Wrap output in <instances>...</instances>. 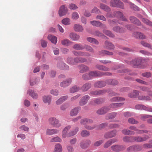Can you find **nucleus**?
<instances>
[{"instance_id":"1","label":"nucleus","mask_w":152,"mask_h":152,"mask_svg":"<svg viewBox=\"0 0 152 152\" xmlns=\"http://www.w3.org/2000/svg\"><path fill=\"white\" fill-rule=\"evenodd\" d=\"M145 61V59H143L141 57H140L133 60L131 62H127V63L129 64H132L135 67H139V66Z\"/></svg>"},{"instance_id":"2","label":"nucleus","mask_w":152,"mask_h":152,"mask_svg":"<svg viewBox=\"0 0 152 152\" xmlns=\"http://www.w3.org/2000/svg\"><path fill=\"white\" fill-rule=\"evenodd\" d=\"M48 122L50 124L56 128H59L61 126L59 120L54 117L50 118L48 119Z\"/></svg>"},{"instance_id":"3","label":"nucleus","mask_w":152,"mask_h":152,"mask_svg":"<svg viewBox=\"0 0 152 152\" xmlns=\"http://www.w3.org/2000/svg\"><path fill=\"white\" fill-rule=\"evenodd\" d=\"M111 6L114 7H119L124 9V4L120 0H111L110 2Z\"/></svg>"},{"instance_id":"4","label":"nucleus","mask_w":152,"mask_h":152,"mask_svg":"<svg viewBox=\"0 0 152 152\" xmlns=\"http://www.w3.org/2000/svg\"><path fill=\"white\" fill-rule=\"evenodd\" d=\"M117 132V130L115 129L106 132L104 134V137L106 139L112 138L115 136Z\"/></svg>"},{"instance_id":"5","label":"nucleus","mask_w":152,"mask_h":152,"mask_svg":"<svg viewBox=\"0 0 152 152\" xmlns=\"http://www.w3.org/2000/svg\"><path fill=\"white\" fill-rule=\"evenodd\" d=\"M72 53L75 56H77L89 57L91 56V54L88 52L74 50L72 51Z\"/></svg>"},{"instance_id":"6","label":"nucleus","mask_w":152,"mask_h":152,"mask_svg":"<svg viewBox=\"0 0 152 152\" xmlns=\"http://www.w3.org/2000/svg\"><path fill=\"white\" fill-rule=\"evenodd\" d=\"M149 138V136L147 135H145L143 137L138 136L133 137V142H142L146 141Z\"/></svg>"},{"instance_id":"7","label":"nucleus","mask_w":152,"mask_h":152,"mask_svg":"<svg viewBox=\"0 0 152 152\" xmlns=\"http://www.w3.org/2000/svg\"><path fill=\"white\" fill-rule=\"evenodd\" d=\"M135 108L137 110H144L149 112H152V108L148 107L143 105L138 104L135 106Z\"/></svg>"},{"instance_id":"8","label":"nucleus","mask_w":152,"mask_h":152,"mask_svg":"<svg viewBox=\"0 0 152 152\" xmlns=\"http://www.w3.org/2000/svg\"><path fill=\"white\" fill-rule=\"evenodd\" d=\"M57 67L62 70H68L69 69V66L62 61H59L57 63Z\"/></svg>"},{"instance_id":"9","label":"nucleus","mask_w":152,"mask_h":152,"mask_svg":"<svg viewBox=\"0 0 152 152\" xmlns=\"http://www.w3.org/2000/svg\"><path fill=\"white\" fill-rule=\"evenodd\" d=\"M90 99V97L89 95H86L84 96L81 98L79 101V105L80 106L84 105L86 104Z\"/></svg>"},{"instance_id":"10","label":"nucleus","mask_w":152,"mask_h":152,"mask_svg":"<svg viewBox=\"0 0 152 152\" xmlns=\"http://www.w3.org/2000/svg\"><path fill=\"white\" fill-rule=\"evenodd\" d=\"M72 78H69L61 82L60 84L61 87L66 88L69 86L72 83Z\"/></svg>"},{"instance_id":"11","label":"nucleus","mask_w":152,"mask_h":152,"mask_svg":"<svg viewBox=\"0 0 152 152\" xmlns=\"http://www.w3.org/2000/svg\"><path fill=\"white\" fill-rule=\"evenodd\" d=\"M77 67L79 70V72L80 73L86 72L89 69V68L88 66L84 64L79 65Z\"/></svg>"},{"instance_id":"12","label":"nucleus","mask_w":152,"mask_h":152,"mask_svg":"<svg viewBox=\"0 0 152 152\" xmlns=\"http://www.w3.org/2000/svg\"><path fill=\"white\" fill-rule=\"evenodd\" d=\"M107 89H103L100 90L92 91L90 92V94L92 95L98 96L104 94L107 92Z\"/></svg>"},{"instance_id":"13","label":"nucleus","mask_w":152,"mask_h":152,"mask_svg":"<svg viewBox=\"0 0 152 152\" xmlns=\"http://www.w3.org/2000/svg\"><path fill=\"white\" fill-rule=\"evenodd\" d=\"M114 16L119 18L122 20L127 21V20L124 16L123 13L120 11H115L114 12Z\"/></svg>"},{"instance_id":"14","label":"nucleus","mask_w":152,"mask_h":152,"mask_svg":"<svg viewBox=\"0 0 152 152\" xmlns=\"http://www.w3.org/2000/svg\"><path fill=\"white\" fill-rule=\"evenodd\" d=\"M67 12V9L64 5L61 6L60 8L58 11L59 15L60 16H62L65 15Z\"/></svg>"},{"instance_id":"15","label":"nucleus","mask_w":152,"mask_h":152,"mask_svg":"<svg viewBox=\"0 0 152 152\" xmlns=\"http://www.w3.org/2000/svg\"><path fill=\"white\" fill-rule=\"evenodd\" d=\"M104 101L103 99L96 98L91 100L90 102V104L92 105L99 104L102 103Z\"/></svg>"},{"instance_id":"16","label":"nucleus","mask_w":152,"mask_h":152,"mask_svg":"<svg viewBox=\"0 0 152 152\" xmlns=\"http://www.w3.org/2000/svg\"><path fill=\"white\" fill-rule=\"evenodd\" d=\"M107 83V80L105 81H97L95 82L94 84V87L97 88H101L105 86Z\"/></svg>"},{"instance_id":"17","label":"nucleus","mask_w":152,"mask_h":152,"mask_svg":"<svg viewBox=\"0 0 152 152\" xmlns=\"http://www.w3.org/2000/svg\"><path fill=\"white\" fill-rule=\"evenodd\" d=\"M91 143V141L89 140H87L86 141H82L80 143V147L82 148H86L90 145Z\"/></svg>"},{"instance_id":"18","label":"nucleus","mask_w":152,"mask_h":152,"mask_svg":"<svg viewBox=\"0 0 152 152\" xmlns=\"http://www.w3.org/2000/svg\"><path fill=\"white\" fill-rule=\"evenodd\" d=\"M110 110V107H104L99 109L97 111L96 113L99 115H103L106 113Z\"/></svg>"},{"instance_id":"19","label":"nucleus","mask_w":152,"mask_h":152,"mask_svg":"<svg viewBox=\"0 0 152 152\" xmlns=\"http://www.w3.org/2000/svg\"><path fill=\"white\" fill-rule=\"evenodd\" d=\"M80 110L81 107H75L71 110L70 115L72 116H75L76 115Z\"/></svg>"},{"instance_id":"20","label":"nucleus","mask_w":152,"mask_h":152,"mask_svg":"<svg viewBox=\"0 0 152 152\" xmlns=\"http://www.w3.org/2000/svg\"><path fill=\"white\" fill-rule=\"evenodd\" d=\"M42 101L45 103L50 104L51 102L52 97L50 95H44L42 96Z\"/></svg>"},{"instance_id":"21","label":"nucleus","mask_w":152,"mask_h":152,"mask_svg":"<svg viewBox=\"0 0 152 152\" xmlns=\"http://www.w3.org/2000/svg\"><path fill=\"white\" fill-rule=\"evenodd\" d=\"M68 98V96L67 95L62 96L56 101V103L57 105H60L67 99Z\"/></svg>"},{"instance_id":"22","label":"nucleus","mask_w":152,"mask_h":152,"mask_svg":"<svg viewBox=\"0 0 152 152\" xmlns=\"http://www.w3.org/2000/svg\"><path fill=\"white\" fill-rule=\"evenodd\" d=\"M89 73L91 79L94 77H101L100 72L99 71H92L90 72Z\"/></svg>"},{"instance_id":"23","label":"nucleus","mask_w":152,"mask_h":152,"mask_svg":"<svg viewBox=\"0 0 152 152\" xmlns=\"http://www.w3.org/2000/svg\"><path fill=\"white\" fill-rule=\"evenodd\" d=\"M111 148L113 151L117 152L122 150L124 147L123 146L116 145L112 146Z\"/></svg>"},{"instance_id":"24","label":"nucleus","mask_w":152,"mask_h":152,"mask_svg":"<svg viewBox=\"0 0 152 152\" xmlns=\"http://www.w3.org/2000/svg\"><path fill=\"white\" fill-rule=\"evenodd\" d=\"M69 36L71 39L74 41H78L80 37L79 35L73 33H70Z\"/></svg>"},{"instance_id":"25","label":"nucleus","mask_w":152,"mask_h":152,"mask_svg":"<svg viewBox=\"0 0 152 152\" xmlns=\"http://www.w3.org/2000/svg\"><path fill=\"white\" fill-rule=\"evenodd\" d=\"M91 86V84L89 83H87L84 84L81 87L83 91L85 92L87 91Z\"/></svg>"},{"instance_id":"26","label":"nucleus","mask_w":152,"mask_h":152,"mask_svg":"<svg viewBox=\"0 0 152 152\" xmlns=\"http://www.w3.org/2000/svg\"><path fill=\"white\" fill-rule=\"evenodd\" d=\"M129 19L131 22L138 26H140L141 25V23L140 21L136 17L131 16L130 17Z\"/></svg>"},{"instance_id":"27","label":"nucleus","mask_w":152,"mask_h":152,"mask_svg":"<svg viewBox=\"0 0 152 152\" xmlns=\"http://www.w3.org/2000/svg\"><path fill=\"white\" fill-rule=\"evenodd\" d=\"M27 94H28L33 99H37L38 97V94L31 89H29L28 90Z\"/></svg>"},{"instance_id":"28","label":"nucleus","mask_w":152,"mask_h":152,"mask_svg":"<svg viewBox=\"0 0 152 152\" xmlns=\"http://www.w3.org/2000/svg\"><path fill=\"white\" fill-rule=\"evenodd\" d=\"M59 132V131L55 129H47L46 131V134L47 135H52L58 133Z\"/></svg>"},{"instance_id":"29","label":"nucleus","mask_w":152,"mask_h":152,"mask_svg":"<svg viewBox=\"0 0 152 152\" xmlns=\"http://www.w3.org/2000/svg\"><path fill=\"white\" fill-rule=\"evenodd\" d=\"M113 30L114 31L119 33L124 32L125 31L124 28L119 26L114 27L113 28Z\"/></svg>"},{"instance_id":"30","label":"nucleus","mask_w":152,"mask_h":152,"mask_svg":"<svg viewBox=\"0 0 152 152\" xmlns=\"http://www.w3.org/2000/svg\"><path fill=\"white\" fill-rule=\"evenodd\" d=\"M104 44V47L107 49L112 50H113L114 48V45L108 41H106Z\"/></svg>"},{"instance_id":"31","label":"nucleus","mask_w":152,"mask_h":152,"mask_svg":"<svg viewBox=\"0 0 152 152\" xmlns=\"http://www.w3.org/2000/svg\"><path fill=\"white\" fill-rule=\"evenodd\" d=\"M84 45L76 43L72 46L73 49L77 50H82L84 49Z\"/></svg>"},{"instance_id":"32","label":"nucleus","mask_w":152,"mask_h":152,"mask_svg":"<svg viewBox=\"0 0 152 152\" xmlns=\"http://www.w3.org/2000/svg\"><path fill=\"white\" fill-rule=\"evenodd\" d=\"M75 60L77 63H84L86 62L87 61L86 58L79 57L75 58Z\"/></svg>"},{"instance_id":"33","label":"nucleus","mask_w":152,"mask_h":152,"mask_svg":"<svg viewBox=\"0 0 152 152\" xmlns=\"http://www.w3.org/2000/svg\"><path fill=\"white\" fill-rule=\"evenodd\" d=\"M48 39L52 43L56 44L57 42V37L53 35H49L48 37Z\"/></svg>"},{"instance_id":"34","label":"nucleus","mask_w":152,"mask_h":152,"mask_svg":"<svg viewBox=\"0 0 152 152\" xmlns=\"http://www.w3.org/2000/svg\"><path fill=\"white\" fill-rule=\"evenodd\" d=\"M66 62L68 64L71 65H75L77 63L75 61V58L73 59L72 57H69L67 58Z\"/></svg>"},{"instance_id":"35","label":"nucleus","mask_w":152,"mask_h":152,"mask_svg":"<svg viewBox=\"0 0 152 152\" xmlns=\"http://www.w3.org/2000/svg\"><path fill=\"white\" fill-rule=\"evenodd\" d=\"M80 90V88L76 85L73 86L69 89V92L71 93H73L77 92Z\"/></svg>"},{"instance_id":"36","label":"nucleus","mask_w":152,"mask_h":152,"mask_svg":"<svg viewBox=\"0 0 152 152\" xmlns=\"http://www.w3.org/2000/svg\"><path fill=\"white\" fill-rule=\"evenodd\" d=\"M125 135H133L135 134V132L132 130L128 129H123L121 131Z\"/></svg>"},{"instance_id":"37","label":"nucleus","mask_w":152,"mask_h":152,"mask_svg":"<svg viewBox=\"0 0 152 152\" xmlns=\"http://www.w3.org/2000/svg\"><path fill=\"white\" fill-rule=\"evenodd\" d=\"M140 89L144 91L147 92L148 93V94L152 96V91L150 90V89L146 86H141L140 87Z\"/></svg>"},{"instance_id":"38","label":"nucleus","mask_w":152,"mask_h":152,"mask_svg":"<svg viewBox=\"0 0 152 152\" xmlns=\"http://www.w3.org/2000/svg\"><path fill=\"white\" fill-rule=\"evenodd\" d=\"M96 68L97 69L104 71H109V69L107 67L102 65L96 64L95 66Z\"/></svg>"},{"instance_id":"39","label":"nucleus","mask_w":152,"mask_h":152,"mask_svg":"<svg viewBox=\"0 0 152 152\" xmlns=\"http://www.w3.org/2000/svg\"><path fill=\"white\" fill-rule=\"evenodd\" d=\"M74 28L75 31L77 32H81L83 30L82 26L79 24H76L74 25Z\"/></svg>"},{"instance_id":"40","label":"nucleus","mask_w":152,"mask_h":152,"mask_svg":"<svg viewBox=\"0 0 152 152\" xmlns=\"http://www.w3.org/2000/svg\"><path fill=\"white\" fill-rule=\"evenodd\" d=\"M62 147L59 143L56 144L55 146L54 151L53 152H62Z\"/></svg>"},{"instance_id":"41","label":"nucleus","mask_w":152,"mask_h":152,"mask_svg":"<svg viewBox=\"0 0 152 152\" xmlns=\"http://www.w3.org/2000/svg\"><path fill=\"white\" fill-rule=\"evenodd\" d=\"M87 40L89 42L98 45L99 44V42L95 39L91 37H88L87 38Z\"/></svg>"},{"instance_id":"42","label":"nucleus","mask_w":152,"mask_h":152,"mask_svg":"<svg viewBox=\"0 0 152 152\" xmlns=\"http://www.w3.org/2000/svg\"><path fill=\"white\" fill-rule=\"evenodd\" d=\"M79 130L78 127H76L73 130L70 132L68 133V137H69L73 136L76 134Z\"/></svg>"},{"instance_id":"43","label":"nucleus","mask_w":152,"mask_h":152,"mask_svg":"<svg viewBox=\"0 0 152 152\" xmlns=\"http://www.w3.org/2000/svg\"><path fill=\"white\" fill-rule=\"evenodd\" d=\"M72 42L68 39H65L61 42V44L64 46H68L71 44Z\"/></svg>"},{"instance_id":"44","label":"nucleus","mask_w":152,"mask_h":152,"mask_svg":"<svg viewBox=\"0 0 152 152\" xmlns=\"http://www.w3.org/2000/svg\"><path fill=\"white\" fill-rule=\"evenodd\" d=\"M139 92L138 91L134 90L132 93H129L128 94V96L131 98H135L139 95Z\"/></svg>"},{"instance_id":"45","label":"nucleus","mask_w":152,"mask_h":152,"mask_svg":"<svg viewBox=\"0 0 152 152\" xmlns=\"http://www.w3.org/2000/svg\"><path fill=\"white\" fill-rule=\"evenodd\" d=\"M100 8L106 12H109L110 10V9L108 6L103 4H100Z\"/></svg>"},{"instance_id":"46","label":"nucleus","mask_w":152,"mask_h":152,"mask_svg":"<svg viewBox=\"0 0 152 152\" xmlns=\"http://www.w3.org/2000/svg\"><path fill=\"white\" fill-rule=\"evenodd\" d=\"M117 115V113L115 112H113L109 113L107 115L106 118L107 119H113Z\"/></svg>"},{"instance_id":"47","label":"nucleus","mask_w":152,"mask_h":152,"mask_svg":"<svg viewBox=\"0 0 152 152\" xmlns=\"http://www.w3.org/2000/svg\"><path fill=\"white\" fill-rule=\"evenodd\" d=\"M124 141L126 142H133V137L125 136L123 137Z\"/></svg>"},{"instance_id":"48","label":"nucleus","mask_w":152,"mask_h":152,"mask_svg":"<svg viewBox=\"0 0 152 152\" xmlns=\"http://www.w3.org/2000/svg\"><path fill=\"white\" fill-rule=\"evenodd\" d=\"M84 49H85L86 50L91 53H94V51L93 48L90 45L84 44Z\"/></svg>"},{"instance_id":"49","label":"nucleus","mask_w":152,"mask_h":152,"mask_svg":"<svg viewBox=\"0 0 152 152\" xmlns=\"http://www.w3.org/2000/svg\"><path fill=\"white\" fill-rule=\"evenodd\" d=\"M107 83L108 84L115 85L118 83V82L115 80L108 79L107 80Z\"/></svg>"},{"instance_id":"50","label":"nucleus","mask_w":152,"mask_h":152,"mask_svg":"<svg viewBox=\"0 0 152 152\" xmlns=\"http://www.w3.org/2000/svg\"><path fill=\"white\" fill-rule=\"evenodd\" d=\"M91 23L93 26L100 27L102 26V23L99 21L93 20L91 22Z\"/></svg>"},{"instance_id":"51","label":"nucleus","mask_w":152,"mask_h":152,"mask_svg":"<svg viewBox=\"0 0 152 152\" xmlns=\"http://www.w3.org/2000/svg\"><path fill=\"white\" fill-rule=\"evenodd\" d=\"M124 100L125 99L124 98L118 96L113 97L110 100L112 102H121L124 101Z\"/></svg>"},{"instance_id":"52","label":"nucleus","mask_w":152,"mask_h":152,"mask_svg":"<svg viewBox=\"0 0 152 152\" xmlns=\"http://www.w3.org/2000/svg\"><path fill=\"white\" fill-rule=\"evenodd\" d=\"M80 135L82 137H86L90 135V132L86 130H83L81 132Z\"/></svg>"},{"instance_id":"53","label":"nucleus","mask_w":152,"mask_h":152,"mask_svg":"<svg viewBox=\"0 0 152 152\" xmlns=\"http://www.w3.org/2000/svg\"><path fill=\"white\" fill-rule=\"evenodd\" d=\"M99 54L100 55H112L113 54V53L106 50H102L99 52Z\"/></svg>"},{"instance_id":"54","label":"nucleus","mask_w":152,"mask_h":152,"mask_svg":"<svg viewBox=\"0 0 152 152\" xmlns=\"http://www.w3.org/2000/svg\"><path fill=\"white\" fill-rule=\"evenodd\" d=\"M61 139L58 137L57 136L55 137L52 138L50 140V142H61Z\"/></svg>"},{"instance_id":"55","label":"nucleus","mask_w":152,"mask_h":152,"mask_svg":"<svg viewBox=\"0 0 152 152\" xmlns=\"http://www.w3.org/2000/svg\"><path fill=\"white\" fill-rule=\"evenodd\" d=\"M138 99L142 100H150L151 99L148 96H141L138 97Z\"/></svg>"},{"instance_id":"56","label":"nucleus","mask_w":152,"mask_h":152,"mask_svg":"<svg viewBox=\"0 0 152 152\" xmlns=\"http://www.w3.org/2000/svg\"><path fill=\"white\" fill-rule=\"evenodd\" d=\"M70 19L68 18H66L63 19L62 20V23L65 25H68L70 24Z\"/></svg>"},{"instance_id":"57","label":"nucleus","mask_w":152,"mask_h":152,"mask_svg":"<svg viewBox=\"0 0 152 152\" xmlns=\"http://www.w3.org/2000/svg\"><path fill=\"white\" fill-rule=\"evenodd\" d=\"M128 3L130 5L131 7L135 11L139 10V8L137 6L135 5L134 4L130 2H129Z\"/></svg>"},{"instance_id":"58","label":"nucleus","mask_w":152,"mask_h":152,"mask_svg":"<svg viewBox=\"0 0 152 152\" xmlns=\"http://www.w3.org/2000/svg\"><path fill=\"white\" fill-rule=\"evenodd\" d=\"M141 43L143 46L148 47V48L152 50V46H151L150 44L147 43L143 41H141Z\"/></svg>"},{"instance_id":"59","label":"nucleus","mask_w":152,"mask_h":152,"mask_svg":"<svg viewBox=\"0 0 152 152\" xmlns=\"http://www.w3.org/2000/svg\"><path fill=\"white\" fill-rule=\"evenodd\" d=\"M50 93L54 96H57L58 95L59 92L57 89H52L50 90Z\"/></svg>"},{"instance_id":"60","label":"nucleus","mask_w":152,"mask_h":152,"mask_svg":"<svg viewBox=\"0 0 152 152\" xmlns=\"http://www.w3.org/2000/svg\"><path fill=\"white\" fill-rule=\"evenodd\" d=\"M103 32L106 35L108 36H109L110 37H114V35L110 31L107 30H104L103 31Z\"/></svg>"},{"instance_id":"61","label":"nucleus","mask_w":152,"mask_h":152,"mask_svg":"<svg viewBox=\"0 0 152 152\" xmlns=\"http://www.w3.org/2000/svg\"><path fill=\"white\" fill-rule=\"evenodd\" d=\"M149 117H152V115H146V114H143L140 115V119L143 121L145 120V119L146 118H148Z\"/></svg>"},{"instance_id":"62","label":"nucleus","mask_w":152,"mask_h":152,"mask_svg":"<svg viewBox=\"0 0 152 152\" xmlns=\"http://www.w3.org/2000/svg\"><path fill=\"white\" fill-rule=\"evenodd\" d=\"M82 78L85 80H88L91 79L89 73L88 74L86 73L83 74L82 76Z\"/></svg>"},{"instance_id":"63","label":"nucleus","mask_w":152,"mask_h":152,"mask_svg":"<svg viewBox=\"0 0 152 152\" xmlns=\"http://www.w3.org/2000/svg\"><path fill=\"white\" fill-rule=\"evenodd\" d=\"M91 13L98 14L101 13L100 11L96 7H94L91 11Z\"/></svg>"},{"instance_id":"64","label":"nucleus","mask_w":152,"mask_h":152,"mask_svg":"<svg viewBox=\"0 0 152 152\" xmlns=\"http://www.w3.org/2000/svg\"><path fill=\"white\" fill-rule=\"evenodd\" d=\"M72 18L74 20H77L79 18L78 13L76 12H73L72 15Z\"/></svg>"}]
</instances>
